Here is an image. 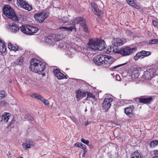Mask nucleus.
<instances>
[{
  "label": "nucleus",
  "instance_id": "f257e3e1",
  "mask_svg": "<svg viewBox=\"0 0 158 158\" xmlns=\"http://www.w3.org/2000/svg\"><path fill=\"white\" fill-rule=\"evenodd\" d=\"M94 61L96 64L102 65L105 68H108L114 63V60L111 56L99 55L94 58Z\"/></svg>",
  "mask_w": 158,
  "mask_h": 158
},
{
  "label": "nucleus",
  "instance_id": "f03ea898",
  "mask_svg": "<svg viewBox=\"0 0 158 158\" xmlns=\"http://www.w3.org/2000/svg\"><path fill=\"white\" fill-rule=\"evenodd\" d=\"M31 70L38 74H41L45 68V64L36 59H32L30 61Z\"/></svg>",
  "mask_w": 158,
  "mask_h": 158
},
{
  "label": "nucleus",
  "instance_id": "7ed1b4c3",
  "mask_svg": "<svg viewBox=\"0 0 158 158\" xmlns=\"http://www.w3.org/2000/svg\"><path fill=\"white\" fill-rule=\"evenodd\" d=\"M4 14L8 18L15 21L18 20V18L16 15L14 10L9 5H5L3 8Z\"/></svg>",
  "mask_w": 158,
  "mask_h": 158
},
{
  "label": "nucleus",
  "instance_id": "20e7f679",
  "mask_svg": "<svg viewBox=\"0 0 158 158\" xmlns=\"http://www.w3.org/2000/svg\"><path fill=\"white\" fill-rule=\"evenodd\" d=\"M20 30L23 33L29 35H33L37 32L38 28L28 25H22L20 27Z\"/></svg>",
  "mask_w": 158,
  "mask_h": 158
},
{
  "label": "nucleus",
  "instance_id": "39448f33",
  "mask_svg": "<svg viewBox=\"0 0 158 158\" xmlns=\"http://www.w3.org/2000/svg\"><path fill=\"white\" fill-rule=\"evenodd\" d=\"M156 70L155 68L152 67L148 68L145 71L143 75L141 77V80L144 81L146 80H150L154 76Z\"/></svg>",
  "mask_w": 158,
  "mask_h": 158
},
{
  "label": "nucleus",
  "instance_id": "423d86ee",
  "mask_svg": "<svg viewBox=\"0 0 158 158\" xmlns=\"http://www.w3.org/2000/svg\"><path fill=\"white\" fill-rule=\"evenodd\" d=\"M136 49V47L131 48L129 46H126L117 50L116 52L123 56H127L134 53Z\"/></svg>",
  "mask_w": 158,
  "mask_h": 158
},
{
  "label": "nucleus",
  "instance_id": "0eeeda50",
  "mask_svg": "<svg viewBox=\"0 0 158 158\" xmlns=\"http://www.w3.org/2000/svg\"><path fill=\"white\" fill-rule=\"evenodd\" d=\"M48 16L46 13L44 12L35 14L34 15L35 20L40 23H42Z\"/></svg>",
  "mask_w": 158,
  "mask_h": 158
},
{
  "label": "nucleus",
  "instance_id": "6e6552de",
  "mask_svg": "<svg viewBox=\"0 0 158 158\" xmlns=\"http://www.w3.org/2000/svg\"><path fill=\"white\" fill-rule=\"evenodd\" d=\"M99 41V39H90L88 44L89 48L94 51H97L98 43Z\"/></svg>",
  "mask_w": 158,
  "mask_h": 158
},
{
  "label": "nucleus",
  "instance_id": "1a4fd4ad",
  "mask_svg": "<svg viewBox=\"0 0 158 158\" xmlns=\"http://www.w3.org/2000/svg\"><path fill=\"white\" fill-rule=\"evenodd\" d=\"M151 53L149 51H142L138 52L134 57L135 60L137 61L139 59H142L145 57L150 56Z\"/></svg>",
  "mask_w": 158,
  "mask_h": 158
},
{
  "label": "nucleus",
  "instance_id": "9d476101",
  "mask_svg": "<svg viewBox=\"0 0 158 158\" xmlns=\"http://www.w3.org/2000/svg\"><path fill=\"white\" fill-rule=\"evenodd\" d=\"M127 41V40L124 38H114L112 41V45L118 47L123 45Z\"/></svg>",
  "mask_w": 158,
  "mask_h": 158
},
{
  "label": "nucleus",
  "instance_id": "9b49d317",
  "mask_svg": "<svg viewBox=\"0 0 158 158\" xmlns=\"http://www.w3.org/2000/svg\"><path fill=\"white\" fill-rule=\"evenodd\" d=\"M112 98H106L102 103V108L105 110V111H107L110 108L111 103L112 102Z\"/></svg>",
  "mask_w": 158,
  "mask_h": 158
},
{
  "label": "nucleus",
  "instance_id": "f8f14e48",
  "mask_svg": "<svg viewBox=\"0 0 158 158\" xmlns=\"http://www.w3.org/2000/svg\"><path fill=\"white\" fill-rule=\"evenodd\" d=\"M17 4L20 7L26 10L30 11L32 9L31 6L28 5V3L24 1H17Z\"/></svg>",
  "mask_w": 158,
  "mask_h": 158
},
{
  "label": "nucleus",
  "instance_id": "ddd939ff",
  "mask_svg": "<svg viewBox=\"0 0 158 158\" xmlns=\"http://www.w3.org/2000/svg\"><path fill=\"white\" fill-rule=\"evenodd\" d=\"M91 5L92 10L96 15L99 17L100 15L103 14V12L98 8L97 4L96 3L92 2Z\"/></svg>",
  "mask_w": 158,
  "mask_h": 158
},
{
  "label": "nucleus",
  "instance_id": "4468645a",
  "mask_svg": "<svg viewBox=\"0 0 158 158\" xmlns=\"http://www.w3.org/2000/svg\"><path fill=\"white\" fill-rule=\"evenodd\" d=\"M30 96L32 98H35L38 100L41 101L46 106H48L49 104V102L47 100L45 99L39 94H32L30 95Z\"/></svg>",
  "mask_w": 158,
  "mask_h": 158
},
{
  "label": "nucleus",
  "instance_id": "2eb2a0df",
  "mask_svg": "<svg viewBox=\"0 0 158 158\" xmlns=\"http://www.w3.org/2000/svg\"><path fill=\"white\" fill-rule=\"evenodd\" d=\"M134 109V107L133 106H130L124 109V112L129 118H132L135 115L133 111Z\"/></svg>",
  "mask_w": 158,
  "mask_h": 158
},
{
  "label": "nucleus",
  "instance_id": "dca6fc26",
  "mask_svg": "<svg viewBox=\"0 0 158 158\" xmlns=\"http://www.w3.org/2000/svg\"><path fill=\"white\" fill-rule=\"evenodd\" d=\"M53 72L58 79H63L64 78L67 79L68 78L67 75H65L61 73L58 69L54 70Z\"/></svg>",
  "mask_w": 158,
  "mask_h": 158
},
{
  "label": "nucleus",
  "instance_id": "f3484780",
  "mask_svg": "<svg viewBox=\"0 0 158 158\" xmlns=\"http://www.w3.org/2000/svg\"><path fill=\"white\" fill-rule=\"evenodd\" d=\"M86 93H87L82 92L80 89H78L77 91H76L75 94H76V97L77 100L79 101L84 97H85L86 96Z\"/></svg>",
  "mask_w": 158,
  "mask_h": 158
},
{
  "label": "nucleus",
  "instance_id": "a211bd4d",
  "mask_svg": "<svg viewBox=\"0 0 158 158\" xmlns=\"http://www.w3.org/2000/svg\"><path fill=\"white\" fill-rule=\"evenodd\" d=\"M8 27L9 31L13 33H16L19 29L20 30V28H19L18 26L15 24L9 25Z\"/></svg>",
  "mask_w": 158,
  "mask_h": 158
},
{
  "label": "nucleus",
  "instance_id": "6ab92c4d",
  "mask_svg": "<svg viewBox=\"0 0 158 158\" xmlns=\"http://www.w3.org/2000/svg\"><path fill=\"white\" fill-rule=\"evenodd\" d=\"M97 48V50L98 51L102 50L105 49V43L103 40L99 39V41L98 43Z\"/></svg>",
  "mask_w": 158,
  "mask_h": 158
},
{
  "label": "nucleus",
  "instance_id": "aec40b11",
  "mask_svg": "<svg viewBox=\"0 0 158 158\" xmlns=\"http://www.w3.org/2000/svg\"><path fill=\"white\" fill-rule=\"evenodd\" d=\"M141 71L134 69L132 71L131 74V77L133 80H135L139 77Z\"/></svg>",
  "mask_w": 158,
  "mask_h": 158
},
{
  "label": "nucleus",
  "instance_id": "412c9836",
  "mask_svg": "<svg viewBox=\"0 0 158 158\" xmlns=\"http://www.w3.org/2000/svg\"><path fill=\"white\" fill-rule=\"evenodd\" d=\"M11 117V114L9 113L5 112L2 116V119L4 122L7 123Z\"/></svg>",
  "mask_w": 158,
  "mask_h": 158
},
{
  "label": "nucleus",
  "instance_id": "4be33fe9",
  "mask_svg": "<svg viewBox=\"0 0 158 158\" xmlns=\"http://www.w3.org/2000/svg\"><path fill=\"white\" fill-rule=\"evenodd\" d=\"M152 100L153 99L151 97L141 98L139 99V102L145 104L150 103Z\"/></svg>",
  "mask_w": 158,
  "mask_h": 158
},
{
  "label": "nucleus",
  "instance_id": "5701e85b",
  "mask_svg": "<svg viewBox=\"0 0 158 158\" xmlns=\"http://www.w3.org/2000/svg\"><path fill=\"white\" fill-rule=\"evenodd\" d=\"M62 31H72L73 30L76 31V27L75 25H73L72 26L68 27H61L59 28Z\"/></svg>",
  "mask_w": 158,
  "mask_h": 158
},
{
  "label": "nucleus",
  "instance_id": "b1692460",
  "mask_svg": "<svg viewBox=\"0 0 158 158\" xmlns=\"http://www.w3.org/2000/svg\"><path fill=\"white\" fill-rule=\"evenodd\" d=\"M8 47L10 50L14 51L15 52L17 51L19 49L18 45L16 44H13L10 42L8 43Z\"/></svg>",
  "mask_w": 158,
  "mask_h": 158
},
{
  "label": "nucleus",
  "instance_id": "393cba45",
  "mask_svg": "<svg viewBox=\"0 0 158 158\" xmlns=\"http://www.w3.org/2000/svg\"><path fill=\"white\" fill-rule=\"evenodd\" d=\"M85 21L83 19L82 17H78L76 18L73 21L74 25L76 24H80L81 25L82 23H85Z\"/></svg>",
  "mask_w": 158,
  "mask_h": 158
},
{
  "label": "nucleus",
  "instance_id": "a878e982",
  "mask_svg": "<svg viewBox=\"0 0 158 158\" xmlns=\"http://www.w3.org/2000/svg\"><path fill=\"white\" fill-rule=\"evenodd\" d=\"M127 2L131 6L137 9H140V7L137 4L135 1H127Z\"/></svg>",
  "mask_w": 158,
  "mask_h": 158
},
{
  "label": "nucleus",
  "instance_id": "bb28decb",
  "mask_svg": "<svg viewBox=\"0 0 158 158\" xmlns=\"http://www.w3.org/2000/svg\"><path fill=\"white\" fill-rule=\"evenodd\" d=\"M6 51V47L2 41L0 39V52L4 53Z\"/></svg>",
  "mask_w": 158,
  "mask_h": 158
},
{
  "label": "nucleus",
  "instance_id": "cd10ccee",
  "mask_svg": "<svg viewBox=\"0 0 158 158\" xmlns=\"http://www.w3.org/2000/svg\"><path fill=\"white\" fill-rule=\"evenodd\" d=\"M45 41L47 42L50 45H52L54 44V42L55 41L54 39H53L52 37L51 36H48L45 39Z\"/></svg>",
  "mask_w": 158,
  "mask_h": 158
},
{
  "label": "nucleus",
  "instance_id": "c85d7f7f",
  "mask_svg": "<svg viewBox=\"0 0 158 158\" xmlns=\"http://www.w3.org/2000/svg\"><path fill=\"white\" fill-rule=\"evenodd\" d=\"M28 142V143H23L22 145L23 146V147L25 149H29L31 148V142L30 141V140H29L28 142Z\"/></svg>",
  "mask_w": 158,
  "mask_h": 158
},
{
  "label": "nucleus",
  "instance_id": "c756f323",
  "mask_svg": "<svg viewBox=\"0 0 158 158\" xmlns=\"http://www.w3.org/2000/svg\"><path fill=\"white\" fill-rule=\"evenodd\" d=\"M131 158H141V155L137 151H135L131 156Z\"/></svg>",
  "mask_w": 158,
  "mask_h": 158
},
{
  "label": "nucleus",
  "instance_id": "7c9ffc66",
  "mask_svg": "<svg viewBox=\"0 0 158 158\" xmlns=\"http://www.w3.org/2000/svg\"><path fill=\"white\" fill-rule=\"evenodd\" d=\"M86 95H87L86 99L87 100H89L90 98H92L94 99H95L96 98L94 95H93L92 93L87 92Z\"/></svg>",
  "mask_w": 158,
  "mask_h": 158
},
{
  "label": "nucleus",
  "instance_id": "2f4dec72",
  "mask_svg": "<svg viewBox=\"0 0 158 158\" xmlns=\"http://www.w3.org/2000/svg\"><path fill=\"white\" fill-rule=\"evenodd\" d=\"M158 144V141L156 140H154L152 141L149 144L150 147L154 148L156 147Z\"/></svg>",
  "mask_w": 158,
  "mask_h": 158
},
{
  "label": "nucleus",
  "instance_id": "473e14b6",
  "mask_svg": "<svg viewBox=\"0 0 158 158\" xmlns=\"http://www.w3.org/2000/svg\"><path fill=\"white\" fill-rule=\"evenodd\" d=\"M23 57L22 56H21L19 59L17 60L15 63L16 65H21L23 64Z\"/></svg>",
  "mask_w": 158,
  "mask_h": 158
},
{
  "label": "nucleus",
  "instance_id": "72a5a7b5",
  "mask_svg": "<svg viewBox=\"0 0 158 158\" xmlns=\"http://www.w3.org/2000/svg\"><path fill=\"white\" fill-rule=\"evenodd\" d=\"M126 64V63H125L119 64L118 65H117L116 66H114L112 67H109V68L110 70H112V71H114L118 68L120 66H122L124 65V64Z\"/></svg>",
  "mask_w": 158,
  "mask_h": 158
},
{
  "label": "nucleus",
  "instance_id": "f704fd0d",
  "mask_svg": "<svg viewBox=\"0 0 158 158\" xmlns=\"http://www.w3.org/2000/svg\"><path fill=\"white\" fill-rule=\"evenodd\" d=\"M81 26L83 28V29L87 33H89V31L88 30L87 26L86 25V23L85 22V23H82V24L81 25Z\"/></svg>",
  "mask_w": 158,
  "mask_h": 158
},
{
  "label": "nucleus",
  "instance_id": "c9c22d12",
  "mask_svg": "<svg viewBox=\"0 0 158 158\" xmlns=\"http://www.w3.org/2000/svg\"><path fill=\"white\" fill-rule=\"evenodd\" d=\"M148 43L150 44H158V39H153L149 41Z\"/></svg>",
  "mask_w": 158,
  "mask_h": 158
},
{
  "label": "nucleus",
  "instance_id": "e433bc0d",
  "mask_svg": "<svg viewBox=\"0 0 158 158\" xmlns=\"http://www.w3.org/2000/svg\"><path fill=\"white\" fill-rule=\"evenodd\" d=\"M6 97V93L4 91L0 92V99H2Z\"/></svg>",
  "mask_w": 158,
  "mask_h": 158
},
{
  "label": "nucleus",
  "instance_id": "4c0bfd02",
  "mask_svg": "<svg viewBox=\"0 0 158 158\" xmlns=\"http://www.w3.org/2000/svg\"><path fill=\"white\" fill-rule=\"evenodd\" d=\"M25 117L27 119L31 121H32L34 120V118L31 115L28 114H27L25 115Z\"/></svg>",
  "mask_w": 158,
  "mask_h": 158
},
{
  "label": "nucleus",
  "instance_id": "58836bf2",
  "mask_svg": "<svg viewBox=\"0 0 158 158\" xmlns=\"http://www.w3.org/2000/svg\"><path fill=\"white\" fill-rule=\"evenodd\" d=\"M16 122V121L15 119H12L10 122L8 126L11 127H14V124H15Z\"/></svg>",
  "mask_w": 158,
  "mask_h": 158
},
{
  "label": "nucleus",
  "instance_id": "ea45409f",
  "mask_svg": "<svg viewBox=\"0 0 158 158\" xmlns=\"http://www.w3.org/2000/svg\"><path fill=\"white\" fill-rule=\"evenodd\" d=\"M62 22L64 23H66L68 22L69 20V19L68 17H64L61 19Z\"/></svg>",
  "mask_w": 158,
  "mask_h": 158
},
{
  "label": "nucleus",
  "instance_id": "a19ab883",
  "mask_svg": "<svg viewBox=\"0 0 158 158\" xmlns=\"http://www.w3.org/2000/svg\"><path fill=\"white\" fill-rule=\"evenodd\" d=\"M81 141L83 143L88 145L89 141L88 140H85L84 138H82L81 139Z\"/></svg>",
  "mask_w": 158,
  "mask_h": 158
},
{
  "label": "nucleus",
  "instance_id": "79ce46f5",
  "mask_svg": "<svg viewBox=\"0 0 158 158\" xmlns=\"http://www.w3.org/2000/svg\"><path fill=\"white\" fill-rule=\"evenodd\" d=\"M80 148L83 149V152L85 151V152H87V150L86 148V147L84 144H82Z\"/></svg>",
  "mask_w": 158,
  "mask_h": 158
},
{
  "label": "nucleus",
  "instance_id": "37998d69",
  "mask_svg": "<svg viewBox=\"0 0 158 158\" xmlns=\"http://www.w3.org/2000/svg\"><path fill=\"white\" fill-rule=\"evenodd\" d=\"M82 144V143L79 142H77L75 144V145L77 147H79L80 148Z\"/></svg>",
  "mask_w": 158,
  "mask_h": 158
},
{
  "label": "nucleus",
  "instance_id": "c03bdc74",
  "mask_svg": "<svg viewBox=\"0 0 158 158\" xmlns=\"http://www.w3.org/2000/svg\"><path fill=\"white\" fill-rule=\"evenodd\" d=\"M152 23L154 26L156 27L157 26L158 23L155 20H153L152 21Z\"/></svg>",
  "mask_w": 158,
  "mask_h": 158
},
{
  "label": "nucleus",
  "instance_id": "a18cd8bd",
  "mask_svg": "<svg viewBox=\"0 0 158 158\" xmlns=\"http://www.w3.org/2000/svg\"><path fill=\"white\" fill-rule=\"evenodd\" d=\"M59 46L60 48H63L64 46V45L63 43H60L59 44Z\"/></svg>",
  "mask_w": 158,
  "mask_h": 158
},
{
  "label": "nucleus",
  "instance_id": "49530a36",
  "mask_svg": "<svg viewBox=\"0 0 158 158\" xmlns=\"http://www.w3.org/2000/svg\"><path fill=\"white\" fill-rule=\"evenodd\" d=\"M116 80L118 81H119L120 79V76L118 74H117L116 75Z\"/></svg>",
  "mask_w": 158,
  "mask_h": 158
},
{
  "label": "nucleus",
  "instance_id": "de8ad7c7",
  "mask_svg": "<svg viewBox=\"0 0 158 158\" xmlns=\"http://www.w3.org/2000/svg\"><path fill=\"white\" fill-rule=\"evenodd\" d=\"M153 153L155 155H158V151L157 150H154L153 151Z\"/></svg>",
  "mask_w": 158,
  "mask_h": 158
},
{
  "label": "nucleus",
  "instance_id": "09e8293b",
  "mask_svg": "<svg viewBox=\"0 0 158 158\" xmlns=\"http://www.w3.org/2000/svg\"><path fill=\"white\" fill-rule=\"evenodd\" d=\"M30 141L31 142V145L32 146H35V143H34L32 141Z\"/></svg>",
  "mask_w": 158,
  "mask_h": 158
},
{
  "label": "nucleus",
  "instance_id": "8fccbe9b",
  "mask_svg": "<svg viewBox=\"0 0 158 158\" xmlns=\"http://www.w3.org/2000/svg\"><path fill=\"white\" fill-rule=\"evenodd\" d=\"M83 152H84L82 154V157H84L85 156V153L87 152H85V151H84Z\"/></svg>",
  "mask_w": 158,
  "mask_h": 158
},
{
  "label": "nucleus",
  "instance_id": "3c124183",
  "mask_svg": "<svg viewBox=\"0 0 158 158\" xmlns=\"http://www.w3.org/2000/svg\"><path fill=\"white\" fill-rule=\"evenodd\" d=\"M89 123L88 122H85V126H87L89 124Z\"/></svg>",
  "mask_w": 158,
  "mask_h": 158
},
{
  "label": "nucleus",
  "instance_id": "603ef678",
  "mask_svg": "<svg viewBox=\"0 0 158 158\" xmlns=\"http://www.w3.org/2000/svg\"><path fill=\"white\" fill-rule=\"evenodd\" d=\"M152 158H158V156H155L153 157Z\"/></svg>",
  "mask_w": 158,
  "mask_h": 158
},
{
  "label": "nucleus",
  "instance_id": "864d4df0",
  "mask_svg": "<svg viewBox=\"0 0 158 158\" xmlns=\"http://www.w3.org/2000/svg\"><path fill=\"white\" fill-rule=\"evenodd\" d=\"M156 67H158V63L156 64Z\"/></svg>",
  "mask_w": 158,
  "mask_h": 158
},
{
  "label": "nucleus",
  "instance_id": "5fc2aeb1",
  "mask_svg": "<svg viewBox=\"0 0 158 158\" xmlns=\"http://www.w3.org/2000/svg\"><path fill=\"white\" fill-rule=\"evenodd\" d=\"M42 75H43V76H44V75H45V73H43V74H42Z\"/></svg>",
  "mask_w": 158,
  "mask_h": 158
},
{
  "label": "nucleus",
  "instance_id": "6e6d98bb",
  "mask_svg": "<svg viewBox=\"0 0 158 158\" xmlns=\"http://www.w3.org/2000/svg\"><path fill=\"white\" fill-rule=\"evenodd\" d=\"M124 100H122V101H120V102H124Z\"/></svg>",
  "mask_w": 158,
  "mask_h": 158
},
{
  "label": "nucleus",
  "instance_id": "4d7b16f0",
  "mask_svg": "<svg viewBox=\"0 0 158 158\" xmlns=\"http://www.w3.org/2000/svg\"><path fill=\"white\" fill-rule=\"evenodd\" d=\"M87 111V110L86 109H85V112H86Z\"/></svg>",
  "mask_w": 158,
  "mask_h": 158
},
{
  "label": "nucleus",
  "instance_id": "13d9d810",
  "mask_svg": "<svg viewBox=\"0 0 158 158\" xmlns=\"http://www.w3.org/2000/svg\"><path fill=\"white\" fill-rule=\"evenodd\" d=\"M110 52H111V50L110 51H109Z\"/></svg>",
  "mask_w": 158,
  "mask_h": 158
},
{
  "label": "nucleus",
  "instance_id": "bf43d9fd",
  "mask_svg": "<svg viewBox=\"0 0 158 158\" xmlns=\"http://www.w3.org/2000/svg\"><path fill=\"white\" fill-rule=\"evenodd\" d=\"M20 158H23L22 157H21Z\"/></svg>",
  "mask_w": 158,
  "mask_h": 158
}]
</instances>
